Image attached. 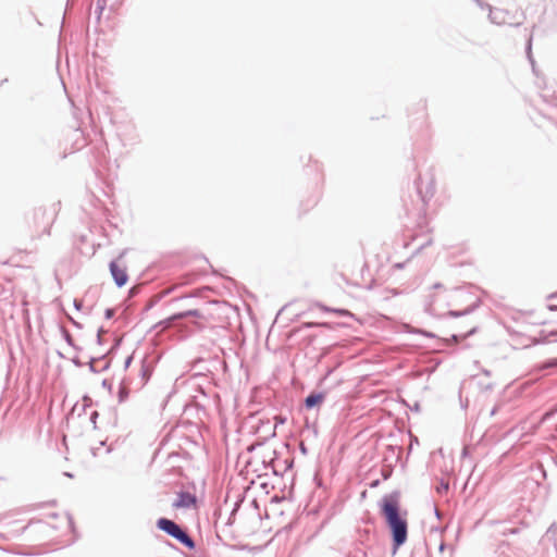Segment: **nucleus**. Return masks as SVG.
Masks as SVG:
<instances>
[{
  "instance_id": "nucleus-1",
  "label": "nucleus",
  "mask_w": 557,
  "mask_h": 557,
  "mask_svg": "<svg viewBox=\"0 0 557 557\" xmlns=\"http://www.w3.org/2000/svg\"><path fill=\"white\" fill-rule=\"evenodd\" d=\"M400 496L399 491H393L389 494H385L379 503L380 512L391 530L394 549L404 545L408 537L407 511L401 513Z\"/></svg>"
},
{
  "instance_id": "nucleus-2",
  "label": "nucleus",
  "mask_w": 557,
  "mask_h": 557,
  "mask_svg": "<svg viewBox=\"0 0 557 557\" xmlns=\"http://www.w3.org/2000/svg\"><path fill=\"white\" fill-rule=\"evenodd\" d=\"M157 528L171 537L175 539L180 544L187 547L188 549L195 548V541L187 533V531L175 521L168 518H159L157 520Z\"/></svg>"
},
{
  "instance_id": "nucleus-3",
  "label": "nucleus",
  "mask_w": 557,
  "mask_h": 557,
  "mask_svg": "<svg viewBox=\"0 0 557 557\" xmlns=\"http://www.w3.org/2000/svg\"><path fill=\"white\" fill-rule=\"evenodd\" d=\"M109 269L116 286L123 287L128 281L126 269L119 265L117 261L115 260L110 262Z\"/></svg>"
},
{
  "instance_id": "nucleus-4",
  "label": "nucleus",
  "mask_w": 557,
  "mask_h": 557,
  "mask_svg": "<svg viewBox=\"0 0 557 557\" xmlns=\"http://www.w3.org/2000/svg\"><path fill=\"white\" fill-rule=\"evenodd\" d=\"M196 496L189 492L181 491L177 499L172 504L174 508H189L196 504Z\"/></svg>"
},
{
  "instance_id": "nucleus-5",
  "label": "nucleus",
  "mask_w": 557,
  "mask_h": 557,
  "mask_svg": "<svg viewBox=\"0 0 557 557\" xmlns=\"http://www.w3.org/2000/svg\"><path fill=\"white\" fill-rule=\"evenodd\" d=\"M487 8L490 9L488 17L492 23L497 24V25H503V24L508 23V21H507L508 13L506 11L500 10V9H492L490 5H487Z\"/></svg>"
},
{
  "instance_id": "nucleus-6",
  "label": "nucleus",
  "mask_w": 557,
  "mask_h": 557,
  "mask_svg": "<svg viewBox=\"0 0 557 557\" xmlns=\"http://www.w3.org/2000/svg\"><path fill=\"white\" fill-rule=\"evenodd\" d=\"M325 399L324 393H311L305 398V407L307 409H313L314 407L321 405Z\"/></svg>"
},
{
  "instance_id": "nucleus-7",
  "label": "nucleus",
  "mask_w": 557,
  "mask_h": 557,
  "mask_svg": "<svg viewBox=\"0 0 557 557\" xmlns=\"http://www.w3.org/2000/svg\"><path fill=\"white\" fill-rule=\"evenodd\" d=\"M187 317H196V318H200V319L206 318L205 313L201 310L193 309V310H187V311L175 313L170 318V320L171 321L183 320Z\"/></svg>"
},
{
  "instance_id": "nucleus-8",
  "label": "nucleus",
  "mask_w": 557,
  "mask_h": 557,
  "mask_svg": "<svg viewBox=\"0 0 557 557\" xmlns=\"http://www.w3.org/2000/svg\"><path fill=\"white\" fill-rule=\"evenodd\" d=\"M420 181H421V178L419 177V178L417 180V182H416V184H417V189H418L419 195L421 196L422 201L425 203V202L428 201V199H430V198L433 196V194H434V186H433V185H431V186L426 189L425 194H422V190H421L420 185H419V184H420Z\"/></svg>"
},
{
  "instance_id": "nucleus-9",
  "label": "nucleus",
  "mask_w": 557,
  "mask_h": 557,
  "mask_svg": "<svg viewBox=\"0 0 557 557\" xmlns=\"http://www.w3.org/2000/svg\"><path fill=\"white\" fill-rule=\"evenodd\" d=\"M532 37L530 36L528 41H527V47H525V52H527V57L532 65V70H533V73L536 74V70H535V61L532 57Z\"/></svg>"
},
{
  "instance_id": "nucleus-10",
  "label": "nucleus",
  "mask_w": 557,
  "mask_h": 557,
  "mask_svg": "<svg viewBox=\"0 0 557 557\" xmlns=\"http://www.w3.org/2000/svg\"><path fill=\"white\" fill-rule=\"evenodd\" d=\"M474 310V307H468L466 308L465 310H449L446 315L450 317V318H459V317H462V315H467L469 313H471L472 311Z\"/></svg>"
},
{
  "instance_id": "nucleus-11",
  "label": "nucleus",
  "mask_w": 557,
  "mask_h": 557,
  "mask_svg": "<svg viewBox=\"0 0 557 557\" xmlns=\"http://www.w3.org/2000/svg\"><path fill=\"white\" fill-rule=\"evenodd\" d=\"M557 369V358L548 359L539 366V370Z\"/></svg>"
},
{
  "instance_id": "nucleus-12",
  "label": "nucleus",
  "mask_w": 557,
  "mask_h": 557,
  "mask_svg": "<svg viewBox=\"0 0 557 557\" xmlns=\"http://www.w3.org/2000/svg\"><path fill=\"white\" fill-rule=\"evenodd\" d=\"M61 333H62V336L64 338V341L73 348L75 349H79L78 347L75 346L74 344V339L71 335V333L65 329V327H61Z\"/></svg>"
},
{
  "instance_id": "nucleus-13",
  "label": "nucleus",
  "mask_w": 557,
  "mask_h": 557,
  "mask_svg": "<svg viewBox=\"0 0 557 557\" xmlns=\"http://www.w3.org/2000/svg\"><path fill=\"white\" fill-rule=\"evenodd\" d=\"M325 311H332L341 317H352V313H350L348 310L346 309H330V308H326L324 307L323 308Z\"/></svg>"
},
{
  "instance_id": "nucleus-14",
  "label": "nucleus",
  "mask_w": 557,
  "mask_h": 557,
  "mask_svg": "<svg viewBox=\"0 0 557 557\" xmlns=\"http://www.w3.org/2000/svg\"><path fill=\"white\" fill-rule=\"evenodd\" d=\"M475 331H476V329H475V327H472V329H471L467 334H465V335H457V334H454V335H451V341H453L454 343H456V344H457V343H459L461 339H463L465 337H467V336H469V335L474 334V333H475Z\"/></svg>"
},
{
  "instance_id": "nucleus-15",
  "label": "nucleus",
  "mask_w": 557,
  "mask_h": 557,
  "mask_svg": "<svg viewBox=\"0 0 557 557\" xmlns=\"http://www.w3.org/2000/svg\"><path fill=\"white\" fill-rule=\"evenodd\" d=\"M542 97H543L544 101L557 107V96L555 94L549 95V94L545 92L542 95Z\"/></svg>"
},
{
  "instance_id": "nucleus-16",
  "label": "nucleus",
  "mask_w": 557,
  "mask_h": 557,
  "mask_svg": "<svg viewBox=\"0 0 557 557\" xmlns=\"http://www.w3.org/2000/svg\"><path fill=\"white\" fill-rule=\"evenodd\" d=\"M448 490H449V484H448V482H447V481H445V480H441V482H440L438 486L436 487V491H437L438 493L443 494V493L448 492Z\"/></svg>"
},
{
  "instance_id": "nucleus-17",
  "label": "nucleus",
  "mask_w": 557,
  "mask_h": 557,
  "mask_svg": "<svg viewBox=\"0 0 557 557\" xmlns=\"http://www.w3.org/2000/svg\"><path fill=\"white\" fill-rule=\"evenodd\" d=\"M102 358H90L89 362H88V366H89V370L94 373H97L99 372L97 369H96V362L101 360Z\"/></svg>"
},
{
  "instance_id": "nucleus-18",
  "label": "nucleus",
  "mask_w": 557,
  "mask_h": 557,
  "mask_svg": "<svg viewBox=\"0 0 557 557\" xmlns=\"http://www.w3.org/2000/svg\"><path fill=\"white\" fill-rule=\"evenodd\" d=\"M128 396V392L125 387H121L119 391V400L122 403L124 401Z\"/></svg>"
},
{
  "instance_id": "nucleus-19",
  "label": "nucleus",
  "mask_w": 557,
  "mask_h": 557,
  "mask_svg": "<svg viewBox=\"0 0 557 557\" xmlns=\"http://www.w3.org/2000/svg\"><path fill=\"white\" fill-rule=\"evenodd\" d=\"M106 4H107V0H97L96 9H97V11H99V14H101V12L104 10Z\"/></svg>"
},
{
  "instance_id": "nucleus-20",
  "label": "nucleus",
  "mask_w": 557,
  "mask_h": 557,
  "mask_svg": "<svg viewBox=\"0 0 557 557\" xmlns=\"http://www.w3.org/2000/svg\"><path fill=\"white\" fill-rule=\"evenodd\" d=\"M92 405V399L89 396L83 397V409L85 410L87 407Z\"/></svg>"
},
{
  "instance_id": "nucleus-21",
  "label": "nucleus",
  "mask_w": 557,
  "mask_h": 557,
  "mask_svg": "<svg viewBox=\"0 0 557 557\" xmlns=\"http://www.w3.org/2000/svg\"><path fill=\"white\" fill-rule=\"evenodd\" d=\"M114 314H115V310L113 308H108L104 311V318L108 320L112 319L114 317Z\"/></svg>"
},
{
  "instance_id": "nucleus-22",
  "label": "nucleus",
  "mask_w": 557,
  "mask_h": 557,
  "mask_svg": "<svg viewBox=\"0 0 557 557\" xmlns=\"http://www.w3.org/2000/svg\"><path fill=\"white\" fill-rule=\"evenodd\" d=\"M99 413L98 411H92L90 413V422L94 424V428L96 429V421H97V418H98Z\"/></svg>"
},
{
  "instance_id": "nucleus-23",
  "label": "nucleus",
  "mask_w": 557,
  "mask_h": 557,
  "mask_svg": "<svg viewBox=\"0 0 557 557\" xmlns=\"http://www.w3.org/2000/svg\"><path fill=\"white\" fill-rule=\"evenodd\" d=\"M103 333H104L103 327H100V329L98 330V333H97V343H98L99 345H101V344H102V334H103Z\"/></svg>"
},
{
  "instance_id": "nucleus-24",
  "label": "nucleus",
  "mask_w": 557,
  "mask_h": 557,
  "mask_svg": "<svg viewBox=\"0 0 557 557\" xmlns=\"http://www.w3.org/2000/svg\"><path fill=\"white\" fill-rule=\"evenodd\" d=\"M72 362L76 366V367H82L84 363L79 360L78 357H74L72 359Z\"/></svg>"
},
{
  "instance_id": "nucleus-25",
  "label": "nucleus",
  "mask_w": 557,
  "mask_h": 557,
  "mask_svg": "<svg viewBox=\"0 0 557 557\" xmlns=\"http://www.w3.org/2000/svg\"><path fill=\"white\" fill-rule=\"evenodd\" d=\"M82 306H83V304H82V301H81V300H77V299H75V300H74V307H75L77 310H79V309L82 308Z\"/></svg>"
},
{
  "instance_id": "nucleus-26",
  "label": "nucleus",
  "mask_w": 557,
  "mask_h": 557,
  "mask_svg": "<svg viewBox=\"0 0 557 557\" xmlns=\"http://www.w3.org/2000/svg\"><path fill=\"white\" fill-rule=\"evenodd\" d=\"M419 333L423 334L426 337H434V334L428 331H419Z\"/></svg>"
},
{
  "instance_id": "nucleus-27",
  "label": "nucleus",
  "mask_w": 557,
  "mask_h": 557,
  "mask_svg": "<svg viewBox=\"0 0 557 557\" xmlns=\"http://www.w3.org/2000/svg\"><path fill=\"white\" fill-rule=\"evenodd\" d=\"M404 267H405V263H403V262H398V263L394 264V268L399 269V270L404 269Z\"/></svg>"
},
{
  "instance_id": "nucleus-28",
  "label": "nucleus",
  "mask_w": 557,
  "mask_h": 557,
  "mask_svg": "<svg viewBox=\"0 0 557 557\" xmlns=\"http://www.w3.org/2000/svg\"><path fill=\"white\" fill-rule=\"evenodd\" d=\"M433 288H434V289H443V288H444V285H443V284H441V283H435V284L433 285Z\"/></svg>"
},
{
  "instance_id": "nucleus-29",
  "label": "nucleus",
  "mask_w": 557,
  "mask_h": 557,
  "mask_svg": "<svg viewBox=\"0 0 557 557\" xmlns=\"http://www.w3.org/2000/svg\"><path fill=\"white\" fill-rule=\"evenodd\" d=\"M319 324L318 323H306L305 326L306 327H312V326H318Z\"/></svg>"
},
{
  "instance_id": "nucleus-30",
  "label": "nucleus",
  "mask_w": 557,
  "mask_h": 557,
  "mask_svg": "<svg viewBox=\"0 0 557 557\" xmlns=\"http://www.w3.org/2000/svg\"><path fill=\"white\" fill-rule=\"evenodd\" d=\"M300 450L302 454H307V448L304 444L300 445Z\"/></svg>"
},
{
  "instance_id": "nucleus-31",
  "label": "nucleus",
  "mask_w": 557,
  "mask_h": 557,
  "mask_svg": "<svg viewBox=\"0 0 557 557\" xmlns=\"http://www.w3.org/2000/svg\"><path fill=\"white\" fill-rule=\"evenodd\" d=\"M434 302L433 297L431 298L430 302L428 304V310L431 311L432 304Z\"/></svg>"
},
{
  "instance_id": "nucleus-32",
  "label": "nucleus",
  "mask_w": 557,
  "mask_h": 557,
  "mask_svg": "<svg viewBox=\"0 0 557 557\" xmlns=\"http://www.w3.org/2000/svg\"><path fill=\"white\" fill-rule=\"evenodd\" d=\"M131 361H132V357H128V358L126 359V361H125V366H126V367H128V366H129V363H131Z\"/></svg>"
},
{
  "instance_id": "nucleus-33",
  "label": "nucleus",
  "mask_w": 557,
  "mask_h": 557,
  "mask_svg": "<svg viewBox=\"0 0 557 557\" xmlns=\"http://www.w3.org/2000/svg\"><path fill=\"white\" fill-rule=\"evenodd\" d=\"M444 548H445V544H444V543H442V544L440 545V550L442 552V550H444Z\"/></svg>"
},
{
  "instance_id": "nucleus-34",
  "label": "nucleus",
  "mask_w": 557,
  "mask_h": 557,
  "mask_svg": "<svg viewBox=\"0 0 557 557\" xmlns=\"http://www.w3.org/2000/svg\"><path fill=\"white\" fill-rule=\"evenodd\" d=\"M377 484H379V481H375V482H373V483L371 484V486L373 487V486H376Z\"/></svg>"
},
{
  "instance_id": "nucleus-35",
  "label": "nucleus",
  "mask_w": 557,
  "mask_h": 557,
  "mask_svg": "<svg viewBox=\"0 0 557 557\" xmlns=\"http://www.w3.org/2000/svg\"><path fill=\"white\" fill-rule=\"evenodd\" d=\"M72 322H73V324H74L75 326H78V327L81 326V325H79L77 322H75L74 320H72Z\"/></svg>"
},
{
  "instance_id": "nucleus-36",
  "label": "nucleus",
  "mask_w": 557,
  "mask_h": 557,
  "mask_svg": "<svg viewBox=\"0 0 557 557\" xmlns=\"http://www.w3.org/2000/svg\"><path fill=\"white\" fill-rule=\"evenodd\" d=\"M484 374H485V375H487V376H490V374H491V373H490V371L485 370V371H484Z\"/></svg>"
},
{
  "instance_id": "nucleus-37",
  "label": "nucleus",
  "mask_w": 557,
  "mask_h": 557,
  "mask_svg": "<svg viewBox=\"0 0 557 557\" xmlns=\"http://www.w3.org/2000/svg\"><path fill=\"white\" fill-rule=\"evenodd\" d=\"M475 1H476V3H478L480 7H483V4L481 3V1H480V0H475Z\"/></svg>"
},
{
  "instance_id": "nucleus-38",
  "label": "nucleus",
  "mask_w": 557,
  "mask_h": 557,
  "mask_svg": "<svg viewBox=\"0 0 557 557\" xmlns=\"http://www.w3.org/2000/svg\"><path fill=\"white\" fill-rule=\"evenodd\" d=\"M435 513H436L437 517H440V512H438L437 509H435Z\"/></svg>"
},
{
  "instance_id": "nucleus-39",
  "label": "nucleus",
  "mask_w": 557,
  "mask_h": 557,
  "mask_svg": "<svg viewBox=\"0 0 557 557\" xmlns=\"http://www.w3.org/2000/svg\"><path fill=\"white\" fill-rule=\"evenodd\" d=\"M0 537H2V535L0 534Z\"/></svg>"
}]
</instances>
